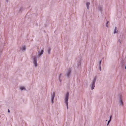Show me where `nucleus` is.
<instances>
[{
    "instance_id": "obj_3",
    "label": "nucleus",
    "mask_w": 126,
    "mask_h": 126,
    "mask_svg": "<svg viewBox=\"0 0 126 126\" xmlns=\"http://www.w3.org/2000/svg\"><path fill=\"white\" fill-rule=\"evenodd\" d=\"M55 94L54 92H53L51 95V102L52 103H53V100L55 97Z\"/></svg>"
},
{
    "instance_id": "obj_9",
    "label": "nucleus",
    "mask_w": 126,
    "mask_h": 126,
    "mask_svg": "<svg viewBox=\"0 0 126 126\" xmlns=\"http://www.w3.org/2000/svg\"><path fill=\"white\" fill-rule=\"evenodd\" d=\"M120 102L121 104L122 105L123 104V102L122 101V99L121 98H120Z\"/></svg>"
},
{
    "instance_id": "obj_17",
    "label": "nucleus",
    "mask_w": 126,
    "mask_h": 126,
    "mask_svg": "<svg viewBox=\"0 0 126 126\" xmlns=\"http://www.w3.org/2000/svg\"><path fill=\"white\" fill-rule=\"evenodd\" d=\"M119 42L120 43V44H121V42H120V40H119Z\"/></svg>"
},
{
    "instance_id": "obj_16",
    "label": "nucleus",
    "mask_w": 126,
    "mask_h": 126,
    "mask_svg": "<svg viewBox=\"0 0 126 126\" xmlns=\"http://www.w3.org/2000/svg\"><path fill=\"white\" fill-rule=\"evenodd\" d=\"M8 112H10V111L9 110L8 111Z\"/></svg>"
},
{
    "instance_id": "obj_12",
    "label": "nucleus",
    "mask_w": 126,
    "mask_h": 126,
    "mask_svg": "<svg viewBox=\"0 0 126 126\" xmlns=\"http://www.w3.org/2000/svg\"><path fill=\"white\" fill-rule=\"evenodd\" d=\"M101 61H99V67H100V70H101V67H100V64L101 63Z\"/></svg>"
},
{
    "instance_id": "obj_10",
    "label": "nucleus",
    "mask_w": 126,
    "mask_h": 126,
    "mask_svg": "<svg viewBox=\"0 0 126 126\" xmlns=\"http://www.w3.org/2000/svg\"><path fill=\"white\" fill-rule=\"evenodd\" d=\"M116 27H115V29L114 30V33H116L117 32H118V30L116 29Z\"/></svg>"
},
{
    "instance_id": "obj_4",
    "label": "nucleus",
    "mask_w": 126,
    "mask_h": 126,
    "mask_svg": "<svg viewBox=\"0 0 126 126\" xmlns=\"http://www.w3.org/2000/svg\"><path fill=\"white\" fill-rule=\"evenodd\" d=\"M34 60V63L35 65V66H37V63L36 61V57H35L33 59Z\"/></svg>"
},
{
    "instance_id": "obj_8",
    "label": "nucleus",
    "mask_w": 126,
    "mask_h": 126,
    "mask_svg": "<svg viewBox=\"0 0 126 126\" xmlns=\"http://www.w3.org/2000/svg\"><path fill=\"white\" fill-rule=\"evenodd\" d=\"M90 4V3L89 2H87L86 3V4L87 7V8L88 9H89V5Z\"/></svg>"
},
{
    "instance_id": "obj_1",
    "label": "nucleus",
    "mask_w": 126,
    "mask_h": 126,
    "mask_svg": "<svg viewBox=\"0 0 126 126\" xmlns=\"http://www.w3.org/2000/svg\"><path fill=\"white\" fill-rule=\"evenodd\" d=\"M69 95V93L68 92H67L66 95L65 99V102L66 105V106L67 109H68V99Z\"/></svg>"
},
{
    "instance_id": "obj_13",
    "label": "nucleus",
    "mask_w": 126,
    "mask_h": 126,
    "mask_svg": "<svg viewBox=\"0 0 126 126\" xmlns=\"http://www.w3.org/2000/svg\"><path fill=\"white\" fill-rule=\"evenodd\" d=\"M111 117V116H110V120L108 122V123L107 125H108L109 124V123L110 122V121Z\"/></svg>"
},
{
    "instance_id": "obj_14",
    "label": "nucleus",
    "mask_w": 126,
    "mask_h": 126,
    "mask_svg": "<svg viewBox=\"0 0 126 126\" xmlns=\"http://www.w3.org/2000/svg\"><path fill=\"white\" fill-rule=\"evenodd\" d=\"M51 49L50 48H49L48 50V53L49 54L50 52Z\"/></svg>"
},
{
    "instance_id": "obj_2",
    "label": "nucleus",
    "mask_w": 126,
    "mask_h": 126,
    "mask_svg": "<svg viewBox=\"0 0 126 126\" xmlns=\"http://www.w3.org/2000/svg\"><path fill=\"white\" fill-rule=\"evenodd\" d=\"M96 81V78H94L93 80L92 85L91 86V89L92 90H93L94 89V87H95L94 84Z\"/></svg>"
},
{
    "instance_id": "obj_5",
    "label": "nucleus",
    "mask_w": 126,
    "mask_h": 126,
    "mask_svg": "<svg viewBox=\"0 0 126 126\" xmlns=\"http://www.w3.org/2000/svg\"><path fill=\"white\" fill-rule=\"evenodd\" d=\"M44 52V49H42L41 51V52H40V51L38 52V55H40L42 54Z\"/></svg>"
},
{
    "instance_id": "obj_7",
    "label": "nucleus",
    "mask_w": 126,
    "mask_h": 126,
    "mask_svg": "<svg viewBox=\"0 0 126 126\" xmlns=\"http://www.w3.org/2000/svg\"><path fill=\"white\" fill-rule=\"evenodd\" d=\"M26 48V47L25 46H23L22 47L21 49L22 50H25Z\"/></svg>"
},
{
    "instance_id": "obj_6",
    "label": "nucleus",
    "mask_w": 126,
    "mask_h": 126,
    "mask_svg": "<svg viewBox=\"0 0 126 126\" xmlns=\"http://www.w3.org/2000/svg\"><path fill=\"white\" fill-rule=\"evenodd\" d=\"M70 72L71 71L70 70H68V71L67 74V75L68 76H69L70 73Z\"/></svg>"
},
{
    "instance_id": "obj_11",
    "label": "nucleus",
    "mask_w": 126,
    "mask_h": 126,
    "mask_svg": "<svg viewBox=\"0 0 126 126\" xmlns=\"http://www.w3.org/2000/svg\"><path fill=\"white\" fill-rule=\"evenodd\" d=\"M20 89L22 90L25 89V88L24 87H20Z\"/></svg>"
},
{
    "instance_id": "obj_15",
    "label": "nucleus",
    "mask_w": 126,
    "mask_h": 126,
    "mask_svg": "<svg viewBox=\"0 0 126 126\" xmlns=\"http://www.w3.org/2000/svg\"><path fill=\"white\" fill-rule=\"evenodd\" d=\"M109 22L108 21H107V23H106V26L107 27H108V26L107 25V24L109 23Z\"/></svg>"
}]
</instances>
